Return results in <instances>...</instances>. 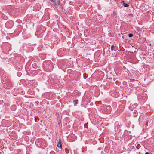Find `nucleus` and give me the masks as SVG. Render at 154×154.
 Listing matches in <instances>:
<instances>
[{
	"instance_id": "nucleus-1",
	"label": "nucleus",
	"mask_w": 154,
	"mask_h": 154,
	"mask_svg": "<svg viewBox=\"0 0 154 154\" xmlns=\"http://www.w3.org/2000/svg\"><path fill=\"white\" fill-rule=\"evenodd\" d=\"M57 146L58 148L61 149L62 148V145L61 143V141L60 140H59L58 143L57 144Z\"/></svg>"
},
{
	"instance_id": "nucleus-2",
	"label": "nucleus",
	"mask_w": 154,
	"mask_h": 154,
	"mask_svg": "<svg viewBox=\"0 0 154 154\" xmlns=\"http://www.w3.org/2000/svg\"><path fill=\"white\" fill-rule=\"evenodd\" d=\"M122 3H123V5L125 7H128V5L126 3H125L124 2V1H122Z\"/></svg>"
},
{
	"instance_id": "nucleus-3",
	"label": "nucleus",
	"mask_w": 154,
	"mask_h": 154,
	"mask_svg": "<svg viewBox=\"0 0 154 154\" xmlns=\"http://www.w3.org/2000/svg\"><path fill=\"white\" fill-rule=\"evenodd\" d=\"M73 103L74 106H76V105L78 103V100H74L73 101Z\"/></svg>"
},
{
	"instance_id": "nucleus-4",
	"label": "nucleus",
	"mask_w": 154,
	"mask_h": 154,
	"mask_svg": "<svg viewBox=\"0 0 154 154\" xmlns=\"http://www.w3.org/2000/svg\"><path fill=\"white\" fill-rule=\"evenodd\" d=\"M115 46L114 45H112L111 46V50L112 51H113L114 50V48Z\"/></svg>"
},
{
	"instance_id": "nucleus-5",
	"label": "nucleus",
	"mask_w": 154,
	"mask_h": 154,
	"mask_svg": "<svg viewBox=\"0 0 154 154\" xmlns=\"http://www.w3.org/2000/svg\"><path fill=\"white\" fill-rule=\"evenodd\" d=\"M128 36L129 37H131L133 36V34L131 33L129 34L128 35Z\"/></svg>"
},
{
	"instance_id": "nucleus-6",
	"label": "nucleus",
	"mask_w": 154,
	"mask_h": 154,
	"mask_svg": "<svg viewBox=\"0 0 154 154\" xmlns=\"http://www.w3.org/2000/svg\"><path fill=\"white\" fill-rule=\"evenodd\" d=\"M145 154H149V153L146 152Z\"/></svg>"
}]
</instances>
